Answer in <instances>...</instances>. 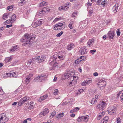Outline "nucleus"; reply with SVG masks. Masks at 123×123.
<instances>
[{"instance_id":"53","label":"nucleus","mask_w":123,"mask_h":123,"mask_svg":"<svg viewBox=\"0 0 123 123\" xmlns=\"http://www.w3.org/2000/svg\"><path fill=\"white\" fill-rule=\"evenodd\" d=\"M121 92H122L121 91H120L117 94L116 97V98L117 99L118 98H119L120 95L121 93Z\"/></svg>"},{"instance_id":"29","label":"nucleus","mask_w":123,"mask_h":123,"mask_svg":"<svg viewBox=\"0 0 123 123\" xmlns=\"http://www.w3.org/2000/svg\"><path fill=\"white\" fill-rule=\"evenodd\" d=\"M87 45L89 46V47L91 46H92L93 45L92 42V41H91L90 40L87 43Z\"/></svg>"},{"instance_id":"42","label":"nucleus","mask_w":123,"mask_h":123,"mask_svg":"<svg viewBox=\"0 0 123 123\" xmlns=\"http://www.w3.org/2000/svg\"><path fill=\"white\" fill-rule=\"evenodd\" d=\"M6 14L5 13L3 15V19L4 20H6L7 19V18H8V17L6 15Z\"/></svg>"},{"instance_id":"35","label":"nucleus","mask_w":123,"mask_h":123,"mask_svg":"<svg viewBox=\"0 0 123 123\" xmlns=\"http://www.w3.org/2000/svg\"><path fill=\"white\" fill-rule=\"evenodd\" d=\"M68 3L67 6V4H66L64 6H63V10H67V9H68L69 8V6H68Z\"/></svg>"},{"instance_id":"6","label":"nucleus","mask_w":123,"mask_h":123,"mask_svg":"<svg viewBox=\"0 0 123 123\" xmlns=\"http://www.w3.org/2000/svg\"><path fill=\"white\" fill-rule=\"evenodd\" d=\"M47 76L46 75H42L40 76H38L37 77L36 79L38 80L37 82H42V80H44L45 78L47 77Z\"/></svg>"},{"instance_id":"23","label":"nucleus","mask_w":123,"mask_h":123,"mask_svg":"<svg viewBox=\"0 0 123 123\" xmlns=\"http://www.w3.org/2000/svg\"><path fill=\"white\" fill-rule=\"evenodd\" d=\"M63 113H61L58 114L56 116V118H57L58 119L59 118L63 117L64 116Z\"/></svg>"},{"instance_id":"7","label":"nucleus","mask_w":123,"mask_h":123,"mask_svg":"<svg viewBox=\"0 0 123 123\" xmlns=\"http://www.w3.org/2000/svg\"><path fill=\"white\" fill-rule=\"evenodd\" d=\"M115 36L114 32L113 31H109L107 34V37L111 39H113Z\"/></svg>"},{"instance_id":"52","label":"nucleus","mask_w":123,"mask_h":123,"mask_svg":"<svg viewBox=\"0 0 123 123\" xmlns=\"http://www.w3.org/2000/svg\"><path fill=\"white\" fill-rule=\"evenodd\" d=\"M96 50L95 49H93V50H91L90 51V52L92 53V54H94V53L96 52Z\"/></svg>"},{"instance_id":"10","label":"nucleus","mask_w":123,"mask_h":123,"mask_svg":"<svg viewBox=\"0 0 123 123\" xmlns=\"http://www.w3.org/2000/svg\"><path fill=\"white\" fill-rule=\"evenodd\" d=\"M92 80H85L84 82L81 83L82 86H85L87 84H89L92 82Z\"/></svg>"},{"instance_id":"13","label":"nucleus","mask_w":123,"mask_h":123,"mask_svg":"<svg viewBox=\"0 0 123 123\" xmlns=\"http://www.w3.org/2000/svg\"><path fill=\"white\" fill-rule=\"evenodd\" d=\"M49 112V110L47 108H45L42 111L40 114L44 116L47 114Z\"/></svg>"},{"instance_id":"27","label":"nucleus","mask_w":123,"mask_h":123,"mask_svg":"<svg viewBox=\"0 0 123 123\" xmlns=\"http://www.w3.org/2000/svg\"><path fill=\"white\" fill-rule=\"evenodd\" d=\"M33 102H31L30 103V106L28 108L29 109L33 108L34 107L33 105Z\"/></svg>"},{"instance_id":"5","label":"nucleus","mask_w":123,"mask_h":123,"mask_svg":"<svg viewBox=\"0 0 123 123\" xmlns=\"http://www.w3.org/2000/svg\"><path fill=\"white\" fill-rule=\"evenodd\" d=\"M106 82L104 80H100V82L97 84V86L101 88L104 87L106 85Z\"/></svg>"},{"instance_id":"36","label":"nucleus","mask_w":123,"mask_h":123,"mask_svg":"<svg viewBox=\"0 0 123 123\" xmlns=\"http://www.w3.org/2000/svg\"><path fill=\"white\" fill-rule=\"evenodd\" d=\"M74 72L72 71H71L70 72L68 73L69 75V77H72L73 76V75H74Z\"/></svg>"},{"instance_id":"3","label":"nucleus","mask_w":123,"mask_h":123,"mask_svg":"<svg viewBox=\"0 0 123 123\" xmlns=\"http://www.w3.org/2000/svg\"><path fill=\"white\" fill-rule=\"evenodd\" d=\"M45 57L42 56H38L37 58H33L30 60H28L25 63V65L27 66H29L31 64L34 63L35 62H37L40 63L43 62L45 60Z\"/></svg>"},{"instance_id":"61","label":"nucleus","mask_w":123,"mask_h":123,"mask_svg":"<svg viewBox=\"0 0 123 123\" xmlns=\"http://www.w3.org/2000/svg\"><path fill=\"white\" fill-rule=\"evenodd\" d=\"M68 26L70 29H72L73 28V27L71 25L69 24L68 25Z\"/></svg>"},{"instance_id":"12","label":"nucleus","mask_w":123,"mask_h":123,"mask_svg":"<svg viewBox=\"0 0 123 123\" xmlns=\"http://www.w3.org/2000/svg\"><path fill=\"white\" fill-rule=\"evenodd\" d=\"M107 111H108V114H109L111 115L114 113L116 111V107H114L112 109H109L108 108Z\"/></svg>"},{"instance_id":"63","label":"nucleus","mask_w":123,"mask_h":123,"mask_svg":"<svg viewBox=\"0 0 123 123\" xmlns=\"http://www.w3.org/2000/svg\"><path fill=\"white\" fill-rule=\"evenodd\" d=\"M93 75L94 76H98V74L97 72H95L93 73Z\"/></svg>"},{"instance_id":"50","label":"nucleus","mask_w":123,"mask_h":123,"mask_svg":"<svg viewBox=\"0 0 123 123\" xmlns=\"http://www.w3.org/2000/svg\"><path fill=\"white\" fill-rule=\"evenodd\" d=\"M6 22L7 23V24H8L10 23H13V22H12V21L11 19H9L6 20Z\"/></svg>"},{"instance_id":"45","label":"nucleus","mask_w":123,"mask_h":123,"mask_svg":"<svg viewBox=\"0 0 123 123\" xmlns=\"http://www.w3.org/2000/svg\"><path fill=\"white\" fill-rule=\"evenodd\" d=\"M96 101V99L95 98H93L91 101V103L92 104H93Z\"/></svg>"},{"instance_id":"33","label":"nucleus","mask_w":123,"mask_h":123,"mask_svg":"<svg viewBox=\"0 0 123 123\" xmlns=\"http://www.w3.org/2000/svg\"><path fill=\"white\" fill-rule=\"evenodd\" d=\"M56 114V113L55 112H53L50 116L49 117L50 118H53V117L55 116Z\"/></svg>"},{"instance_id":"62","label":"nucleus","mask_w":123,"mask_h":123,"mask_svg":"<svg viewBox=\"0 0 123 123\" xmlns=\"http://www.w3.org/2000/svg\"><path fill=\"white\" fill-rule=\"evenodd\" d=\"M22 105V103H21V102H20V100L19 101V102H18V105H19L20 106H21Z\"/></svg>"},{"instance_id":"43","label":"nucleus","mask_w":123,"mask_h":123,"mask_svg":"<svg viewBox=\"0 0 123 123\" xmlns=\"http://www.w3.org/2000/svg\"><path fill=\"white\" fill-rule=\"evenodd\" d=\"M13 5H11L10 6H8L7 7V10H10L11 9L12 10V9L13 8Z\"/></svg>"},{"instance_id":"11","label":"nucleus","mask_w":123,"mask_h":123,"mask_svg":"<svg viewBox=\"0 0 123 123\" xmlns=\"http://www.w3.org/2000/svg\"><path fill=\"white\" fill-rule=\"evenodd\" d=\"M33 74H30L29 76L26 77L25 82L27 84H28L31 80V78Z\"/></svg>"},{"instance_id":"46","label":"nucleus","mask_w":123,"mask_h":123,"mask_svg":"<svg viewBox=\"0 0 123 123\" xmlns=\"http://www.w3.org/2000/svg\"><path fill=\"white\" fill-rule=\"evenodd\" d=\"M86 56H80V57L79 58V59H80V60H82L81 61L84 60V59H86Z\"/></svg>"},{"instance_id":"37","label":"nucleus","mask_w":123,"mask_h":123,"mask_svg":"<svg viewBox=\"0 0 123 123\" xmlns=\"http://www.w3.org/2000/svg\"><path fill=\"white\" fill-rule=\"evenodd\" d=\"M81 61H82V60H80V59H79V58L77 59V60H75L74 62L75 63V64H78Z\"/></svg>"},{"instance_id":"58","label":"nucleus","mask_w":123,"mask_h":123,"mask_svg":"<svg viewBox=\"0 0 123 123\" xmlns=\"http://www.w3.org/2000/svg\"><path fill=\"white\" fill-rule=\"evenodd\" d=\"M67 78H68L69 77V75H68V73L67 74H66L64 75Z\"/></svg>"},{"instance_id":"39","label":"nucleus","mask_w":123,"mask_h":123,"mask_svg":"<svg viewBox=\"0 0 123 123\" xmlns=\"http://www.w3.org/2000/svg\"><path fill=\"white\" fill-rule=\"evenodd\" d=\"M4 75V78H6L10 76H11V74L10 73H7L6 74H5Z\"/></svg>"},{"instance_id":"22","label":"nucleus","mask_w":123,"mask_h":123,"mask_svg":"<svg viewBox=\"0 0 123 123\" xmlns=\"http://www.w3.org/2000/svg\"><path fill=\"white\" fill-rule=\"evenodd\" d=\"M118 5H115L113 7L112 9L113 12L114 13H116L118 9Z\"/></svg>"},{"instance_id":"25","label":"nucleus","mask_w":123,"mask_h":123,"mask_svg":"<svg viewBox=\"0 0 123 123\" xmlns=\"http://www.w3.org/2000/svg\"><path fill=\"white\" fill-rule=\"evenodd\" d=\"M20 1L18 3L19 6H22L25 3V0H20Z\"/></svg>"},{"instance_id":"56","label":"nucleus","mask_w":123,"mask_h":123,"mask_svg":"<svg viewBox=\"0 0 123 123\" xmlns=\"http://www.w3.org/2000/svg\"><path fill=\"white\" fill-rule=\"evenodd\" d=\"M102 0H98L97 2V3L98 5H100V2Z\"/></svg>"},{"instance_id":"49","label":"nucleus","mask_w":123,"mask_h":123,"mask_svg":"<svg viewBox=\"0 0 123 123\" xmlns=\"http://www.w3.org/2000/svg\"><path fill=\"white\" fill-rule=\"evenodd\" d=\"M22 98L24 99H25L27 101L28 100H29V97L26 96L23 98Z\"/></svg>"},{"instance_id":"44","label":"nucleus","mask_w":123,"mask_h":123,"mask_svg":"<svg viewBox=\"0 0 123 123\" xmlns=\"http://www.w3.org/2000/svg\"><path fill=\"white\" fill-rule=\"evenodd\" d=\"M46 2L44 1H43L40 3V6H44L45 5H46Z\"/></svg>"},{"instance_id":"34","label":"nucleus","mask_w":123,"mask_h":123,"mask_svg":"<svg viewBox=\"0 0 123 123\" xmlns=\"http://www.w3.org/2000/svg\"><path fill=\"white\" fill-rule=\"evenodd\" d=\"M61 17H57L54 20L53 22H55L56 21L59 20H60L61 19Z\"/></svg>"},{"instance_id":"31","label":"nucleus","mask_w":123,"mask_h":123,"mask_svg":"<svg viewBox=\"0 0 123 123\" xmlns=\"http://www.w3.org/2000/svg\"><path fill=\"white\" fill-rule=\"evenodd\" d=\"M107 1L106 0H104V1L102 2L101 4L102 6H104L107 3Z\"/></svg>"},{"instance_id":"28","label":"nucleus","mask_w":123,"mask_h":123,"mask_svg":"<svg viewBox=\"0 0 123 123\" xmlns=\"http://www.w3.org/2000/svg\"><path fill=\"white\" fill-rule=\"evenodd\" d=\"M78 13V12L77 11H75L72 14L71 16L72 17H75L76 15H77Z\"/></svg>"},{"instance_id":"57","label":"nucleus","mask_w":123,"mask_h":123,"mask_svg":"<svg viewBox=\"0 0 123 123\" xmlns=\"http://www.w3.org/2000/svg\"><path fill=\"white\" fill-rule=\"evenodd\" d=\"M116 33L117 36H120V31H117Z\"/></svg>"},{"instance_id":"59","label":"nucleus","mask_w":123,"mask_h":123,"mask_svg":"<svg viewBox=\"0 0 123 123\" xmlns=\"http://www.w3.org/2000/svg\"><path fill=\"white\" fill-rule=\"evenodd\" d=\"M0 90V94H3L4 93V92H3L2 89H1Z\"/></svg>"},{"instance_id":"17","label":"nucleus","mask_w":123,"mask_h":123,"mask_svg":"<svg viewBox=\"0 0 123 123\" xmlns=\"http://www.w3.org/2000/svg\"><path fill=\"white\" fill-rule=\"evenodd\" d=\"M48 97V95L47 94H46L43 96H42L40 97L39 99L38 100V101L39 102H41L43 100H44L46 99Z\"/></svg>"},{"instance_id":"19","label":"nucleus","mask_w":123,"mask_h":123,"mask_svg":"<svg viewBox=\"0 0 123 123\" xmlns=\"http://www.w3.org/2000/svg\"><path fill=\"white\" fill-rule=\"evenodd\" d=\"M32 25L33 27L35 28L37 27L38 26L40 25V24L38 22H33L32 24Z\"/></svg>"},{"instance_id":"30","label":"nucleus","mask_w":123,"mask_h":123,"mask_svg":"<svg viewBox=\"0 0 123 123\" xmlns=\"http://www.w3.org/2000/svg\"><path fill=\"white\" fill-rule=\"evenodd\" d=\"M59 92V91L58 89H56L54 91L53 94L55 95H56L58 94V93Z\"/></svg>"},{"instance_id":"15","label":"nucleus","mask_w":123,"mask_h":123,"mask_svg":"<svg viewBox=\"0 0 123 123\" xmlns=\"http://www.w3.org/2000/svg\"><path fill=\"white\" fill-rule=\"evenodd\" d=\"M96 90L95 89H90L89 91V93L91 95H92L96 92Z\"/></svg>"},{"instance_id":"8","label":"nucleus","mask_w":123,"mask_h":123,"mask_svg":"<svg viewBox=\"0 0 123 123\" xmlns=\"http://www.w3.org/2000/svg\"><path fill=\"white\" fill-rule=\"evenodd\" d=\"M49 9L48 10L46 8L44 7L43 8V9L41 11H40L39 13H38V15L39 16H42L46 13V11H49Z\"/></svg>"},{"instance_id":"41","label":"nucleus","mask_w":123,"mask_h":123,"mask_svg":"<svg viewBox=\"0 0 123 123\" xmlns=\"http://www.w3.org/2000/svg\"><path fill=\"white\" fill-rule=\"evenodd\" d=\"M63 34V32L62 31H61L57 34L56 35V36L57 37H59L62 35Z\"/></svg>"},{"instance_id":"55","label":"nucleus","mask_w":123,"mask_h":123,"mask_svg":"<svg viewBox=\"0 0 123 123\" xmlns=\"http://www.w3.org/2000/svg\"><path fill=\"white\" fill-rule=\"evenodd\" d=\"M80 109L78 107H76L74 108V112H76L78 110H79Z\"/></svg>"},{"instance_id":"38","label":"nucleus","mask_w":123,"mask_h":123,"mask_svg":"<svg viewBox=\"0 0 123 123\" xmlns=\"http://www.w3.org/2000/svg\"><path fill=\"white\" fill-rule=\"evenodd\" d=\"M54 29L55 30H61L62 29V28H59V27H56L55 26H55L54 27Z\"/></svg>"},{"instance_id":"26","label":"nucleus","mask_w":123,"mask_h":123,"mask_svg":"<svg viewBox=\"0 0 123 123\" xmlns=\"http://www.w3.org/2000/svg\"><path fill=\"white\" fill-rule=\"evenodd\" d=\"M83 121L85 122H87L88 120V119L87 117L86 116H82Z\"/></svg>"},{"instance_id":"4","label":"nucleus","mask_w":123,"mask_h":123,"mask_svg":"<svg viewBox=\"0 0 123 123\" xmlns=\"http://www.w3.org/2000/svg\"><path fill=\"white\" fill-rule=\"evenodd\" d=\"M9 119V116H6V114H5L4 113L2 114L1 116H0V123H5Z\"/></svg>"},{"instance_id":"9","label":"nucleus","mask_w":123,"mask_h":123,"mask_svg":"<svg viewBox=\"0 0 123 123\" xmlns=\"http://www.w3.org/2000/svg\"><path fill=\"white\" fill-rule=\"evenodd\" d=\"M86 48L85 47H83L80 48L79 52L81 54L83 55L87 53V49H86Z\"/></svg>"},{"instance_id":"60","label":"nucleus","mask_w":123,"mask_h":123,"mask_svg":"<svg viewBox=\"0 0 123 123\" xmlns=\"http://www.w3.org/2000/svg\"><path fill=\"white\" fill-rule=\"evenodd\" d=\"M75 116V114H73V113H72V114H71L70 115V116L71 117H74Z\"/></svg>"},{"instance_id":"47","label":"nucleus","mask_w":123,"mask_h":123,"mask_svg":"<svg viewBox=\"0 0 123 123\" xmlns=\"http://www.w3.org/2000/svg\"><path fill=\"white\" fill-rule=\"evenodd\" d=\"M6 15L8 17V18L9 17V18H11V17L12 15H11V13H6Z\"/></svg>"},{"instance_id":"1","label":"nucleus","mask_w":123,"mask_h":123,"mask_svg":"<svg viewBox=\"0 0 123 123\" xmlns=\"http://www.w3.org/2000/svg\"><path fill=\"white\" fill-rule=\"evenodd\" d=\"M35 35L31 34H25L23 38L21 39L20 41L22 42H25L22 44L23 46H30L31 44L32 43V41L31 40H34L35 39Z\"/></svg>"},{"instance_id":"54","label":"nucleus","mask_w":123,"mask_h":123,"mask_svg":"<svg viewBox=\"0 0 123 123\" xmlns=\"http://www.w3.org/2000/svg\"><path fill=\"white\" fill-rule=\"evenodd\" d=\"M100 94H97L96 95L95 97V98L96 99H98V98H99V97L100 96Z\"/></svg>"},{"instance_id":"20","label":"nucleus","mask_w":123,"mask_h":123,"mask_svg":"<svg viewBox=\"0 0 123 123\" xmlns=\"http://www.w3.org/2000/svg\"><path fill=\"white\" fill-rule=\"evenodd\" d=\"M100 108L102 109H103L106 106V104L104 101H103L100 102Z\"/></svg>"},{"instance_id":"51","label":"nucleus","mask_w":123,"mask_h":123,"mask_svg":"<svg viewBox=\"0 0 123 123\" xmlns=\"http://www.w3.org/2000/svg\"><path fill=\"white\" fill-rule=\"evenodd\" d=\"M117 123H121V119L119 118H117Z\"/></svg>"},{"instance_id":"16","label":"nucleus","mask_w":123,"mask_h":123,"mask_svg":"<svg viewBox=\"0 0 123 123\" xmlns=\"http://www.w3.org/2000/svg\"><path fill=\"white\" fill-rule=\"evenodd\" d=\"M18 46L16 45L12 47L11 49H10L11 52H13L15 51H17L18 50Z\"/></svg>"},{"instance_id":"18","label":"nucleus","mask_w":123,"mask_h":123,"mask_svg":"<svg viewBox=\"0 0 123 123\" xmlns=\"http://www.w3.org/2000/svg\"><path fill=\"white\" fill-rule=\"evenodd\" d=\"M65 24V22H63L62 23H59L57 24H56L55 25V26L56 27H59V28H62V29H63V27H62Z\"/></svg>"},{"instance_id":"2","label":"nucleus","mask_w":123,"mask_h":123,"mask_svg":"<svg viewBox=\"0 0 123 123\" xmlns=\"http://www.w3.org/2000/svg\"><path fill=\"white\" fill-rule=\"evenodd\" d=\"M65 57V54L63 53L60 55H53L51 57L50 60L49 62L51 63L52 66V68L53 70L54 69V67H56L58 65L59 63L55 61L59 60H60L64 59Z\"/></svg>"},{"instance_id":"21","label":"nucleus","mask_w":123,"mask_h":123,"mask_svg":"<svg viewBox=\"0 0 123 123\" xmlns=\"http://www.w3.org/2000/svg\"><path fill=\"white\" fill-rule=\"evenodd\" d=\"M74 47V44L73 43H71L69 45L67 46V49L68 50H70L72 49Z\"/></svg>"},{"instance_id":"24","label":"nucleus","mask_w":123,"mask_h":123,"mask_svg":"<svg viewBox=\"0 0 123 123\" xmlns=\"http://www.w3.org/2000/svg\"><path fill=\"white\" fill-rule=\"evenodd\" d=\"M11 19L12 20V21L13 22L16 20V15L15 14L13 15L12 16V17H11Z\"/></svg>"},{"instance_id":"14","label":"nucleus","mask_w":123,"mask_h":123,"mask_svg":"<svg viewBox=\"0 0 123 123\" xmlns=\"http://www.w3.org/2000/svg\"><path fill=\"white\" fill-rule=\"evenodd\" d=\"M13 57L12 56H10L9 57H7L4 60V62L6 63L10 62L12 59Z\"/></svg>"},{"instance_id":"32","label":"nucleus","mask_w":123,"mask_h":123,"mask_svg":"<svg viewBox=\"0 0 123 123\" xmlns=\"http://www.w3.org/2000/svg\"><path fill=\"white\" fill-rule=\"evenodd\" d=\"M11 75H12V76L14 77H16L17 76V75L16 73L15 72H14L12 73H10Z\"/></svg>"},{"instance_id":"40","label":"nucleus","mask_w":123,"mask_h":123,"mask_svg":"<svg viewBox=\"0 0 123 123\" xmlns=\"http://www.w3.org/2000/svg\"><path fill=\"white\" fill-rule=\"evenodd\" d=\"M108 119V116H106L104 118H103V120H104V121L103 123H104L105 122V123H106V122L107 121Z\"/></svg>"},{"instance_id":"48","label":"nucleus","mask_w":123,"mask_h":123,"mask_svg":"<svg viewBox=\"0 0 123 123\" xmlns=\"http://www.w3.org/2000/svg\"><path fill=\"white\" fill-rule=\"evenodd\" d=\"M82 116L81 117H79L77 119V121L78 122L80 121H83Z\"/></svg>"},{"instance_id":"64","label":"nucleus","mask_w":123,"mask_h":123,"mask_svg":"<svg viewBox=\"0 0 123 123\" xmlns=\"http://www.w3.org/2000/svg\"><path fill=\"white\" fill-rule=\"evenodd\" d=\"M46 123H52V121L51 120H48Z\"/></svg>"}]
</instances>
